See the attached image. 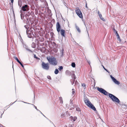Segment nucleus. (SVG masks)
Segmentation results:
<instances>
[{
    "label": "nucleus",
    "mask_w": 127,
    "mask_h": 127,
    "mask_svg": "<svg viewBox=\"0 0 127 127\" xmlns=\"http://www.w3.org/2000/svg\"><path fill=\"white\" fill-rule=\"evenodd\" d=\"M36 47V45L35 43L33 42L32 45V47L33 48H35Z\"/></svg>",
    "instance_id": "obj_23"
},
{
    "label": "nucleus",
    "mask_w": 127,
    "mask_h": 127,
    "mask_svg": "<svg viewBox=\"0 0 127 127\" xmlns=\"http://www.w3.org/2000/svg\"><path fill=\"white\" fill-rule=\"evenodd\" d=\"M24 69V65L23 64L21 66Z\"/></svg>",
    "instance_id": "obj_56"
},
{
    "label": "nucleus",
    "mask_w": 127,
    "mask_h": 127,
    "mask_svg": "<svg viewBox=\"0 0 127 127\" xmlns=\"http://www.w3.org/2000/svg\"><path fill=\"white\" fill-rule=\"evenodd\" d=\"M75 64L73 62L71 63V66L73 67H75Z\"/></svg>",
    "instance_id": "obj_29"
},
{
    "label": "nucleus",
    "mask_w": 127,
    "mask_h": 127,
    "mask_svg": "<svg viewBox=\"0 0 127 127\" xmlns=\"http://www.w3.org/2000/svg\"><path fill=\"white\" fill-rule=\"evenodd\" d=\"M30 27L28 30H26V32L27 34V35L28 37L30 38L32 37V35H33L34 32L33 31L32 29V25L30 26Z\"/></svg>",
    "instance_id": "obj_5"
},
{
    "label": "nucleus",
    "mask_w": 127,
    "mask_h": 127,
    "mask_svg": "<svg viewBox=\"0 0 127 127\" xmlns=\"http://www.w3.org/2000/svg\"><path fill=\"white\" fill-rule=\"evenodd\" d=\"M84 99L85 103L88 106L95 111L96 110L94 106L89 101L88 98H84Z\"/></svg>",
    "instance_id": "obj_4"
},
{
    "label": "nucleus",
    "mask_w": 127,
    "mask_h": 127,
    "mask_svg": "<svg viewBox=\"0 0 127 127\" xmlns=\"http://www.w3.org/2000/svg\"><path fill=\"white\" fill-rule=\"evenodd\" d=\"M12 3V5H11V6L10 7V9L11 10L12 9V10L13 9V3Z\"/></svg>",
    "instance_id": "obj_38"
},
{
    "label": "nucleus",
    "mask_w": 127,
    "mask_h": 127,
    "mask_svg": "<svg viewBox=\"0 0 127 127\" xmlns=\"http://www.w3.org/2000/svg\"><path fill=\"white\" fill-rule=\"evenodd\" d=\"M76 110L77 111H80V110L79 108H76Z\"/></svg>",
    "instance_id": "obj_45"
},
{
    "label": "nucleus",
    "mask_w": 127,
    "mask_h": 127,
    "mask_svg": "<svg viewBox=\"0 0 127 127\" xmlns=\"http://www.w3.org/2000/svg\"><path fill=\"white\" fill-rule=\"evenodd\" d=\"M97 90L100 92L103 93L105 95L108 94L109 96L111 99L114 102L119 103L120 101L118 98L112 94L109 93L105 90L101 88H97Z\"/></svg>",
    "instance_id": "obj_1"
},
{
    "label": "nucleus",
    "mask_w": 127,
    "mask_h": 127,
    "mask_svg": "<svg viewBox=\"0 0 127 127\" xmlns=\"http://www.w3.org/2000/svg\"><path fill=\"white\" fill-rule=\"evenodd\" d=\"M47 78L49 80H51V78L50 76H49V75L47 77Z\"/></svg>",
    "instance_id": "obj_40"
},
{
    "label": "nucleus",
    "mask_w": 127,
    "mask_h": 127,
    "mask_svg": "<svg viewBox=\"0 0 127 127\" xmlns=\"http://www.w3.org/2000/svg\"><path fill=\"white\" fill-rule=\"evenodd\" d=\"M65 72L66 73H68L69 74H70L71 73L68 70L66 71Z\"/></svg>",
    "instance_id": "obj_37"
},
{
    "label": "nucleus",
    "mask_w": 127,
    "mask_h": 127,
    "mask_svg": "<svg viewBox=\"0 0 127 127\" xmlns=\"http://www.w3.org/2000/svg\"><path fill=\"white\" fill-rule=\"evenodd\" d=\"M11 2H10V3H9V4H10V5L11 6Z\"/></svg>",
    "instance_id": "obj_59"
},
{
    "label": "nucleus",
    "mask_w": 127,
    "mask_h": 127,
    "mask_svg": "<svg viewBox=\"0 0 127 127\" xmlns=\"http://www.w3.org/2000/svg\"><path fill=\"white\" fill-rule=\"evenodd\" d=\"M14 58L18 63H19L20 62V61L16 57H14Z\"/></svg>",
    "instance_id": "obj_33"
},
{
    "label": "nucleus",
    "mask_w": 127,
    "mask_h": 127,
    "mask_svg": "<svg viewBox=\"0 0 127 127\" xmlns=\"http://www.w3.org/2000/svg\"><path fill=\"white\" fill-rule=\"evenodd\" d=\"M113 31H114V32L115 33V32H117V31H116L115 30V29L114 28L113 29Z\"/></svg>",
    "instance_id": "obj_48"
},
{
    "label": "nucleus",
    "mask_w": 127,
    "mask_h": 127,
    "mask_svg": "<svg viewBox=\"0 0 127 127\" xmlns=\"http://www.w3.org/2000/svg\"><path fill=\"white\" fill-rule=\"evenodd\" d=\"M12 68H13V70H14V69H13V66H12Z\"/></svg>",
    "instance_id": "obj_60"
},
{
    "label": "nucleus",
    "mask_w": 127,
    "mask_h": 127,
    "mask_svg": "<svg viewBox=\"0 0 127 127\" xmlns=\"http://www.w3.org/2000/svg\"><path fill=\"white\" fill-rule=\"evenodd\" d=\"M37 45H39V43L38 40L37 41Z\"/></svg>",
    "instance_id": "obj_54"
},
{
    "label": "nucleus",
    "mask_w": 127,
    "mask_h": 127,
    "mask_svg": "<svg viewBox=\"0 0 127 127\" xmlns=\"http://www.w3.org/2000/svg\"><path fill=\"white\" fill-rule=\"evenodd\" d=\"M32 29L35 31H36L37 29V28L36 26L35 25H34L33 24V25H32Z\"/></svg>",
    "instance_id": "obj_21"
},
{
    "label": "nucleus",
    "mask_w": 127,
    "mask_h": 127,
    "mask_svg": "<svg viewBox=\"0 0 127 127\" xmlns=\"http://www.w3.org/2000/svg\"><path fill=\"white\" fill-rule=\"evenodd\" d=\"M94 83H93V84L91 86V87H95V82L94 79Z\"/></svg>",
    "instance_id": "obj_35"
},
{
    "label": "nucleus",
    "mask_w": 127,
    "mask_h": 127,
    "mask_svg": "<svg viewBox=\"0 0 127 127\" xmlns=\"http://www.w3.org/2000/svg\"><path fill=\"white\" fill-rule=\"evenodd\" d=\"M22 102H23L25 103H27V104H30V103H28L27 102H24V101H22Z\"/></svg>",
    "instance_id": "obj_58"
},
{
    "label": "nucleus",
    "mask_w": 127,
    "mask_h": 127,
    "mask_svg": "<svg viewBox=\"0 0 127 127\" xmlns=\"http://www.w3.org/2000/svg\"><path fill=\"white\" fill-rule=\"evenodd\" d=\"M81 86H82V87H86V84H85V83H81Z\"/></svg>",
    "instance_id": "obj_36"
},
{
    "label": "nucleus",
    "mask_w": 127,
    "mask_h": 127,
    "mask_svg": "<svg viewBox=\"0 0 127 127\" xmlns=\"http://www.w3.org/2000/svg\"><path fill=\"white\" fill-rule=\"evenodd\" d=\"M76 28L77 31L79 32V33H80L81 31L79 28L78 27L76 26Z\"/></svg>",
    "instance_id": "obj_27"
},
{
    "label": "nucleus",
    "mask_w": 127,
    "mask_h": 127,
    "mask_svg": "<svg viewBox=\"0 0 127 127\" xmlns=\"http://www.w3.org/2000/svg\"><path fill=\"white\" fill-rule=\"evenodd\" d=\"M70 118L71 120V121L73 120V121H75L77 119V118L76 116L73 117L72 116H71L70 117Z\"/></svg>",
    "instance_id": "obj_17"
},
{
    "label": "nucleus",
    "mask_w": 127,
    "mask_h": 127,
    "mask_svg": "<svg viewBox=\"0 0 127 127\" xmlns=\"http://www.w3.org/2000/svg\"><path fill=\"white\" fill-rule=\"evenodd\" d=\"M44 45V43L40 44L39 45L40 46H42Z\"/></svg>",
    "instance_id": "obj_51"
},
{
    "label": "nucleus",
    "mask_w": 127,
    "mask_h": 127,
    "mask_svg": "<svg viewBox=\"0 0 127 127\" xmlns=\"http://www.w3.org/2000/svg\"><path fill=\"white\" fill-rule=\"evenodd\" d=\"M20 12L21 13H23L25 12L30 10L29 6L28 5L26 4L23 5L20 7Z\"/></svg>",
    "instance_id": "obj_6"
},
{
    "label": "nucleus",
    "mask_w": 127,
    "mask_h": 127,
    "mask_svg": "<svg viewBox=\"0 0 127 127\" xmlns=\"http://www.w3.org/2000/svg\"><path fill=\"white\" fill-rule=\"evenodd\" d=\"M47 59L49 63L55 66L57 64L56 58L53 56L47 57Z\"/></svg>",
    "instance_id": "obj_2"
},
{
    "label": "nucleus",
    "mask_w": 127,
    "mask_h": 127,
    "mask_svg": "<svg viewBox=\"0 0 127 127\" xmlns=\"http://www.w3.org/2000/svg\"><path fill=\"white\" fill-rule=\"evenodd\" d=\"M66 113L67 114V116H69L70 115L69 113L68 112V111H67L66 112Z\"/></svg>",
    "instance_id": "obj_42"
},
{
    "label": "nucleus",
    "mask_w": 127,
    "mask_h": 127,
    "mask_svg": "<svg viewBox=\"0 0 127 127\" xmlns=\"http://www.w3.org/2000/svg\"><path fill=\"white\" fill-rule=\"evenodd\" d=\"M23 46L24 48H25V49L27 50L29 52H31V53H32L33 52V51H32L30 49L28 48V47L26 44H23Z\"/></svg>",
    "instance_id": "obj_15"
},
{
    "label": "nucleus",
    "mask_w": 127,
    "mask_h": 127,
    "mask_svg": "<svg viewBox=\"0 0 127 127\" xmlns=\"http://www.w3.org/2000/svg\"><path fill=\"white\" fill-rule=\"evenodd\" d=\"M59 100L60 101L61 103H63V100L62 97H59Z\"/></svg>",
    "instance_id": "obj_34"
},
{
    "label": "nucleus",
    "mask_w": 127,
    "mask_h": 127,
    "mask_svg": "<svg viewBox=\"0 0 127 127\" xmlns=\"http://www.w3.org/2000/svg\"><path fill=\"white\" fill-rule=\"evenodd\" d=\"M70 110H71V109H71V108H70Z\"/></svg>",
    "instance_id": "obj_64"
},
{
    "label": "nucleus",
    "mask_w": 127,
    "mask_h": 127,
    "mask_svg": "<svg viewBox=\"0 0 127 127\" xmlns=\"http://www.w3.org/2000/svg\"><path fill=\"white\" fill-rule=\"evenodd\" d=\"M110 77L113 82L115 84L118 85L120 84V82L117 80L115 78L113 77L112 75H110Z\"/></svg>",
    "instance_id": "obj_10"
},
{
    "label": "nucleus",
    "mask_w": 127,
    "mask_h": 127,
    "mask_svg": "<svg viewBox=\"0 0 127 127\" xmlns=\"http://www.w3.org/2000/svg\"><path fill=\"white\" fill-rule=\"evenodd\" d=\"M26 23L28 25H29V26H30L32 25L34 23L33 21H31V18L30 17L29 18H26Z\"/></svg>",
    "instance_id": "obj_8"
},
{
    "label": "nucleus",
    "mask_w": 127,
    "mask_h": 127,
    "mask_svg": "<svg viewBox=\"0 0 127 127\" xmlns=\"http://www.w3.org/2000/svg\"><path fill=\"white\" fill-rule=\"evenodd\" d=\"M39 111L40 112V113L42 114L43 115V114L40 111Z\"/></svg>",
    "instance_id": "obj_57"
},
{
    "label": "nucleus",
    "mask_w": 127,
    "mask_h": 127,
    "mask_svg": "<svg viewBox=\"0 0 127 127\" xmlns=\"http://www.w3.org/2000/svg\"><path fill=\"white\" fill-rule=\"evenodd\" d=\"M18 63H19L21 66L23 64V63L22 62H20Z\"/></svg>",
    "instance_id": "obj_50"
},
{
    "label": "nucleus",
    "mask_w": 127,
    "mask_h": 127,
    "mask_svg": "<svg viewBox=\"0 0 127 127\" xmlns=\"http://www.w3.org/2000/svg\"><path fill=\"white\" fill-rule=\"evenodd\" d=\"M115 33L116 34V36L117 37V38L118 40V41H119V42H121V40L120 39L119 35L118 33V31L116 32H115Z\"/></svg>",
    "instance_id": "obj_16"
},
{
    "label": "nucleus",
    "mask_w": 127,
    "mask_h": 127,
    "mask_svg": "<svg viewBox=\"0 0 127 127\" xmlns=\"http://www.w3.org/2000/svg\"><path fill=\"white\" fill-rule=\"evenodd\" d=\"M76 44L77 45H78V44L76 42Z\"/></svg>",
    "instance_id": "obj_62"
},
{
    "label": "nucleus",
    "mask_w": 127,
    "mask_h": 127,
    "mask_svg": "<svg viewBox=\"0 0 127 127\" xmlns=\"http://www.w3.org/2000/svg\"><path fill=\"white\" fill-rule=\"evenodd\" d=\"M65 116L64 114H62L61 115V116L62 118L64 117Z\"/></svg>",
    "instance_id": "obj_41"
},
{
    "label": "nucleus",
    "mask_w": 127,
    "mask_h": 127,
    "mask_svg": "<svg viewBox=\"0 0 127 127\" xmlns=\"http://www.w3.org/2000/svg\"><path fill=\"white\" fill-rule=\"evenodd\" d=\"M56 27L58 33H59L61 29V26L59 22H57L56 24Z\"/></svg>",
    "instance_id": "obj_11"
},
{
    "label": "nucleus",
    "mask_w": 127,
    "mask_h": 127,
    "mask_svg": "<svg viewBox=\"0 0 127 127\" xmlns=\"http://www.w3.org/2000/svg\"><path fill=\"white\" fill-rule=\"evenodd\" d=\"M95 87L97 88V87Z\"/></svg>",
    "instance_id": "obj_63"
},
{
    "label": "nucleus",
    "mask_w": 127,
    "mask_h": 127,
    "mask_svg": "<svg viewBox=\"0 0 127 127\" xmlns=\"http://www.w3.org/2000/svg\"><path fill=\"white\" fill-rule=\"evenodd\" d=\"M61 35L62 37H65V30L64 29H61L60 32Z\"/></svg>",
    "instance_id": "obj_14"
},
{
    "label": "nucleus",
    "mask_w": 127,
    "mask_h": 127,
    "mask_svg": "<svg viewBox=\"0 0 127 127\" xmlns=\"http://www.w3.org/2000/svg\"><path fill=\"white\" fill-rule=\"evenodd\" d=\"M23 13L25 14V17L26 18H29V17L31 15V13L30 10L24 12Z\"/></svg>",
    "instance_id": "obj_12"
},
{
    "label": "nucleus",
    "mask_w": 127,
    "mask_h": 127,
    "mask_svg": "<svg viewBox=\"0 0 127 127\" xmlns=\"http://www.w3.org/2000/svg\"><path fill=\"white\" fill-rule=\"evenodd\" d=\"M63 67L62 66H59V67L58 68V69L59 70V71H61V70H63Z\"/></svg>",
    "instance_id": "obj_30"
},
{
    "label": "nucleus",
    "mask_w": 127,
    "mask_h": 127,
    "mask_svg": "<svg viewBox=\"0 0 127 127\" xmlns=\"http://www.w3.org/2000/svg\"><path fill=\"white\" fill-rule=\"evenodd\" d=\"M24 27L27 30H28L29 29V28L30 27V26H29V25H25L24 26Z\"/></svg>",
    "instance_id": "obj_24"
},
{
    "label": "nucleus",
    "mask_w": 127,
    "mask_h": 127,
    "mask_svg": "<svg viewBox=\"0 0 127 127\" xmlns=\"http://www.w3.org/2000/svg\"><path fill=\"white\" fill-rule=\"evenodd\" d=\"M99 16L100 18L103 21H105V20L103 17H102V15L101 14V15H99Z\"/></svg>",
    "instance_id": "obj_22"
},
{
    "label": "nucleus",
    "mask_w": 127,
    "mask_h": 127,
    "mask_svg": "<svg viewBox=\"0 0 127 127\" xmlns=\"http://www.w3.org/2000/svg\"><path fill=\"white\" fill-rule=\"evenodd\" d=\"M2 114L1 115V118L2 117Z\"/></svg>",
    "instance_id": "obj_61"
},
{
    "label": "nucleus",
    "mask_w": 127,
    "mask_h": 127,
    "mask_svg": "<svg viewBox=\"0 0 127 127\" xmlns=\"http://www.w3.org/2000/svg\"><path fill=\"white\" fill-rule=\"evenodd\" d=\"M59 71L58 70V69L57 68L54 71V73L56 74H57L59 72Z\"/></svg>",
    "instance_id": "obj_26"
},
{
    "label": "nucleus",
    "mask_w": 127,
    "mask_h": 127,
    "mask_svg": "<svg viewBox=\"0 0 127 127\" xmlns=\"http://www.w3.org/2000/svg\"><path fill=\"white\" fill-rule=\"evenodd\" d=\"M25 1V0H18V5L20 7H21L22 6V3Z\"/></svg>",
    "instance_id": "obj_13"
},
{
    "label": "nucleus",
    "mask_w": 127,
    "mask_h": 127,
    "mask_svg": "<svg viewBox=\"0 0 127 127\" xmlns=\"http://www.w3.org/2000/svg\"><path fill=\"white\" fill-rule=\"evenodd\" d=\"M39 35L40 36L42 37L43 36V34L42 33H40Z\"/></svg>",
    "instance_id": "obj_49"
},
{
    "label": "nucleus",
    "mask_w": 127,
    "mask_h": 127,
    "mask_svg": "<svg viewBox=\"0 0 127 127\" xmlns=\"http://www.w3.org/2000/svg\"><path fill=\"white\" fill-rule=\"evenodd\" d=\"M11 1V3H13V2H14V0H10Z\"/></svg>",
    "instance_id": "obj_55"
},
{
    "label": "nucleus",
    "mask_w": 127,
    "mask_h": 127,
    "mask_svg": "<svg viewBox=\"0 0 127 127\" xmlns=\"http://www.w3.org/2000/svg\"><path fill=\"white\" fill-rule=\"evenodd\" d=\"M21 18L23 20L24 18V16L25 17V15H24V14H20Z\"/></svg>",
    "instance_id": "obj_28"
},
{
    "label": "nucleus",
    "mask_w": 127,
    "mask_h": 127,
    "mask_svg": "<svg viewBox=\"0 0 127 127\" xmlns=\"http://www.w3.org/2000/svg\"><path fill=\"white\" fill-rule=\"evenodd\" d=\"M75 12L76 13L80 18H83L82 13L81 10L78 8V9L76 10Z\"/></svg>",
    "instance_id": "obj_9"
},
{
    "label": "nucleus",
    "mask_w": 127,
    "mask_h": 127,
    "mask_svg": "<svg viewBox=\"0 0 127 127\" xmlns=\"http://www.w3.org/2000/svg\"><path fill=\"white\" fill-rule=\"evenodd\" d=\"M47 12L49 13V15L52 16V14L51 13V11L50 9H48L47 11Z\"/></svg>",
    "instance_id": "obj_25"
},
{
    "label": "nucleus",
    "mask_w": 127,
    "mask_h": 127,
    "mask_svg": "<svg viewBox=\"0 0 127 127\" xmlns=\"http://www.w3.org/2000/svg\"><path fill=\"white\" fill-rule=\"evenodd\" d=\"M38 39V41L42 42H43L44 40V38L42 37V36H39Z\"/></svg>",
    "instance_id": "obj_18"
},
{
    "label": "nucleus",
    "mask_w": 127,
    "mask_h": 127,
    "mask_svg": "<svg viewBox=\"0 0 127 127\" xmlns=\"http://www.w3.org/2000/svg\"><path fill=\"white\" fill-rule=\"evenodd\" d=\"M33 57L34 58H35L37 60H40V58L37 57L36 55L35 54L34 55Z\"/></svg>",
    "instance_id": "obj_31"
},
{
    "label": "nucleus",
    "mask_w": 127,
    "mask_h": 127,
    "mask_svg": "<svg viewBox=\"0 0 127 127\" xmlns=\"http://www.w3.org/2000/svg\"><path fill=\"white\" fill-rule=\"evenodd\" d=\"M12 11L13 13V16L14 17V18H15V15L14 14V11L13 9L12 10Z\"/></svg>",
    "instance_id": "obj_43"
},
{
    "label": "nucleus",
    "mask_w": 127,
    "mask_h": 127,
    "mask_svg": "<svg viewBox=\"0 0 127 127\" xmlns=\"http://www.w3.org/2000/svg\"><path fill=\"white\" fill-rule=\"evenodd\" d=\"M102 67H103V69H104L105 70H106L107 72L109 73H110V72L107 69H106L105 67L104 66H103V65H102Z\"/></svg>",
    "instance_id": "obj_32"
},
{
    "label": "nucleus",
    "mask_w": 127,
    "mask_h": 127,
    "mask_svg": "<svg viewBox=\"0 0 127 127\" xmlns=\"http://www.w3.org/2000/svg\"><path fill=\"white\" fill-rule=\"evenodd\" d=\"M84 24H85L86 28V29H87V33H88V36H89V33H88V32L87 31V27L86 26V23H85V22H84Z\"/></svg>",
    "instance_id": "obj_44"
},
{
    "label": "nucleus",
    "mask_w": 127,
    "mask_h": 127,
    "mask_svg": "<svg viewBox=\"0 0 127 127\" xmlns=\"http://www.w3.org/2000/svg\"><path fill=\"white\" fill-rule=\"evenodd\" d=\"M72 95H74L75 93L74 90L73 89H72Z\"/></svg>",
    "instance_id": "obj_39"
},
{
    "label": "nucleus",
    "mask_w": 127,
    "mask_h": 127,
    "mask_svg": "<svg viewBox=\"0 0 127 127\" xmlns=\"http://www.w3.org/2000/svg\"><path fill=\"white\" fill-rule=\"evenodd\" d=\"M85 7L87 9L88 8V7L87 6V4L86 2V5H85Z\"/></svg>",
    "instance_id": "obj_47"
},
{
    "label": "nucleus",
    "mask_w": 127,
    "mask_h": 127,
    "mask_svg": "<svg viewBox=\"0 0 127 127\" xmlns=\"http://www.w3.org/2000/svg\"><path fill=\"white\" fill-rule=\"evenodd\" d=\"M32 104V105H33L34 106V107H35V108L36 109V110H37V111H39V110L38 109H37V107H36V106H35L33 104Z\"/></svg>",
    "instance_id": "obj_46"
},
{
    "label": "nucleus",
    "mask_w": 127,
    "mask_h": 127,
    "mask_svg": "<svg viewBox=\"0 0 127 127\" xmlns=\"http://www.w3.org/2000/svg\"><path fill=\"white\" fill-rule=\"evenodd\" d=\"M41 66L43 69L46 70H48L49 68L48 63H45L43 62H42L41 64Z\"/></svg>",
    "instance_id": "obj_7"
},
{
    "label": "nucleus",
    "mask_w": 127,
    "mask_h": 127,
    "mask_svg": "<svg viewBox=\"0 0 127 127\" xmlns=\"http://www.w3.org/2000/svg\"><path fill=\"white\" fill-rule=\"evenodd\" d=\"M64 49L62 48V50L61 51V53L62 54L60 55V57H63L64 56Z\"/></svg>",
    "instance_id": "obj_19"
},
{
    "label": "nucleus",
    "mask_w": 127,
    "mask_h": 127,
    "mask_svg": "<svg viewBox=\"0 0 127 127\" xmlns=\"http://www.w3.org/2000/svg\"><path fill=\"white\" fill-rule=\"evenodd\" d=\"M97 13L99 15H99H101V14L100 13V12L99 11H98L97 12Z\"/></svg>",
    "instance_id": "obj_52"
},
{
    "label": "nucleus",
    "mask_w": 127,
    "mask_h": 127,
    "mask_svg": "<svg viewBox=\"0 0 127 127\" xmlns=\"http://www.w3.org/2000/svg\"><path fill=\"white\" fill-rule=\"evenodd\" d=\"M71 77L72 79L70 80V82L71 84L73 85L74 84V86L76 85V87H79V86H78L79 83L77 80H75L76 77L75 74L74 73L72 74L71 75Z\"/></svg>",
    "instance_id": "obj_3"
},
{
    "label": "nucleus",
    "mask_w": 127,
    "mask_h": 127,
    "mask_svg": "<svg viewBox=\"0 0 127 127\" xmlns=\"http://www.w3.org/2000/svg\"><path fill=\"white\" fill-rule=\"evenodd\" d=\"M87 62H88L89 64L90 65V61L89 60H87Z\"/></svg>",
    "instance_id": "obj_53"
},
{
    "label": "nucleus",
    "mask_w": 127,
    "mask_h": 127,
    "mask_svg": "<svg viewBox=\"0 0 127 127\" xmlns=\"http://www.w3.org/2000/svg\"><path fill=\"white\" fill-rule=\"evenodd\" d=\"M33 35H32L33 36L35 37H39V36L38 34L36 33L35 32H34L33 34Z\"/></svg>",
    "instance_id": "obj_20"
}]
</instances>
